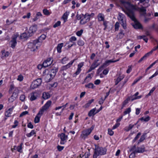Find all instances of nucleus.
Wrapping results in <instances>:
<instances>
[{"label":"nucleus","mask_w":158,"mask_h":158,"mask_svg":"<svg viewBox=\"0 0 158 158\" xmlns=\"http://www.w3.org/2000/svg\"><path fill=\"white\" fill-rule=\"evenodd\" d=\"M120 2L126 8V10L124 11L125 13L134 21H136V19L135 17L133 10L139 11L141 13V15L143 16H145L146 14V10L143 6L139 8L136 5L131 4L129 1H126L124 0H121Z\"/></svg>","instance_id":"obj_1"},{"label":"nucleus","mask_w":158,"mask_h":158,"mask_svg":"<svg viewBox=\"0 0 158 158\" xmlns=\"http://www.w3.org/2000/svg\"><path fill=\"white\" fill-rule=\"evenodd\" d=\"M107 150L102 147H98L96 148L93 155V158H97L99 155H104L106 154Z\"/></svg>","instance_id":"obj_2"},{"label":"nucleus","mask_w":158,"mask_h":158,"mask_svg":"<svg viewBox=\"0 0 158 158\" xmlns=\"http://www.w3.org/2000/svg\"><path fill=\"white\" fill-rule=\"evenodd\" d=\"M118 19L120 22L123 28L124 29H126L127 28L126 22L125 15L121 13H119L118 17Z\"/></svg>","instance_id":"obj_3"},{"label":"nucleus","mask_w":158,"mask_h":158,"mask_svg":"<svg viewBox=\"0 0 158 158\" xmlns=\"http://www.w3.org/2000/svg\"><path fill=\"white\" fill-rule=\"evenodd\" d=\"M94 127V126L92 125L89 128L83 131L81 135L82 139H85L90 134Z\"/></svg>","instance_id":"obj_4"},{"label":"nucleus","mask_w":158,"mask_h":158,"mask_svg":"<svg viewBox=\"0 0 158 158\" xmlns=\"http://www.w3.org/2000/svg\"><path fill=\"white\" fill-rule=\"evenodd\" d=\"M35 42V40H34L32 42H30L27 44L28 48L30 49L31 51H35L40 47L37 43Z\"/></svg>","instance_id":"obj_5"},{"label":"nucleus","mask_w":158,"mask_h":158,"mask_svg":"<svg viewBox=\"0 0 158 158\" xmlns=\"http://www.w3.org/2000/svg\"><path fill=\"white\" fill-rule=\"evenodd\" d=\"M42 82V80L41 78H38L34 81L31 83V87L34 89L37 88L40 86Z\"/></svg>","instance_id":"obj_6"},{"label":"nucleus","mask_w":158,"mask_h":158,"mask_svg":"<svg viewBox=\"0 0 158 158\" xmlns=\"http://www.w3.org/2000/svg\"><path fill=\"white\" fill-rule=\"evenodd\" d=\"M52 103V102L49 100L42 107V108L40 109V110L38 114V115L40 114L42 115L45 110H47L51 106Z\"/></svg>","instance_id":"obj_7"},{"label":"nucleus","mask_w":158,"mask_h":158,"mask_svg":"<svg viewBox=\"0 0 158 158\" xmlns=\"http://www.w3.org/2000/svg\"><path fill=\"white\" fill-rule=\"evenodd\" d=\"M19 93V90L17 88H15V91L13 93L12 95L9 99V101L10 102H13L17 98Z\"/></svg>","instance_id":"obj_8"},{"label":"nucleus","mask_w":158,"mask_h":158,"mask_svg":"<svg viewBox=\"0 0 158 158\" xmlns=\"http://www.w3.org/2000/svg\"><path fill=\"white\" fill-rule=\"evenodd\" d=\"M58 137L60 139V144L61 145L65 144L68 139V136L64 133H61L58 135Z\"/></svg>","instance_id":"obj_9"},{"label":"nucleus","mask_w":158,"mask_h":158,"mask_svg":"<svg viewBox=\"0 0 158 158\" xmlns=\"http://www.w3.org/2000/svg\"><path fill=\"white\" fill-rule=\"evenodd\" d=\"M19 35L17 33L14 34L12 37V40H11V47L13 48H14L17 44L16 39L19 37Z\"/></svg>","instance_id":"obj_10"},{"label":"nucleus","mask_w":158,"mask_h":158,"mask_svg":"<svg viewBox=\"0 0 158 158\" xmlns=\"http://www.w3.org/2000/svg\"><path fill=\"white\" fill-rule=\"evenodd\" d=\"M83 18L81 20L80 23L81 24H84L90 20V19L88 17V13H86L85 15L82 14Z\"/></svg>","instance_id":"obj_11"},{"label":"nucleus","mask_w":158,"mask_h":158,"mask_svg":"<svg viewBox=\"0 0 158 158\" xmlns=\"http://www.w3.org/2000/svg\"><path fill=\"white\" fill-rule=\"evenodd\" d=\"M75 59H74L71 60L69 63L65 65L62 66L60 69V71H64L66 70L71 66L73 62H74Z\"/></svg>","instance_id":"obj_12"},{"label":"nucleus","mask_w":158,"mask_h":158,"mask_svg":"<svg viewBox=\"0 0 158 158\" xmlns=\"http://www.w3.org/2000/svg\"><path fill=\"white\" fill-rule=\"evenodd\" d=\"M37 28L36 25H33L31 27L28 31L29 36H31L32 35V34L35 33L37 30Z\"/></svg>","instance_id":"obj_13"},{"label":"nucleus","mask_w":158,"mask_h":158,"mask_svg":"<svg viewBox=\"0 0 158 158\" xmlns=\"http://www.w3.org/2000/svg\"><path fill=\"white\" fill-rule=\"evenodd\" d=\"M52 60L51 58H49L45 60L43 64V66L46 68L50 66L52 62Z\"/></svg>","instance_id":"obj_14"},{"label":"nucleus","mask_w":158,"mask_h":158,"mask_svg":"<svg viewBox=\"0 0 158 158\" xmlns=\"http://www.w3.org/2000/svg\"><path fill=\"white\" fill-rule=\"evenodd\" d=\"M46 38V36L44 34H42L38 38L35 40V42H37L39 45L40 46L42 41L44 40Z\"/></svg>","instance_id":"obj_15"},{"label":"nucleus","mask_w":158,"mask_h":158,"mask_svg":"<svg viewBox=\"0 0 158 158\" xmlns=\"http://www.w3.org/2000/svg\"><path fill=\"white\" fill-rule=\"evenodd\" d=\"M119 59L115 60H106L103 64L101 65V67H105L108 66L110 63H114L118 61Z\"/></svg>","instance_id":"obj_16"},{"label":"nucleus","mask_w":158,"mask_h":158,"mask_svg":"<svg viewBox=\"0 0 158 158\" xmlns=\"http://www.w3.org/2000/svg\"><path fill=\"white\" fill-rule=\"evenodd\" d=\"M137 20L134 21L135 23L133 25V27L136 29H141L143 28V27L141 24L139 23L136 22Z\"/></svg>","instance_id":"obj_17"},{"label":"nucleus","mask_w":158,"mask_h":158,"mask_svg":"<svg viewBox=\"0 0 158 158\" xmlns=\"http://www.w3.org/2000/svg\"><path fill=\"white\" fill-rule=\"evenodd\" d=\"M145 151V147L144 146L141 147H138L135 150V152L137 153H143Z\"/></svg>","instance_id":"obj_18"},{"label":"nucleus","mask_w":158,"mask_h":158,"mask_svg":"<svg viewBox=\"0 0 158 158\" xmlns=\"http://www.w3.org/2000/svg\"><path fill=\"white\" fill-rule=\"evenodd\" d=\"M1 52L2 58L8 57L10 54V53L6 51L5 50H2Z\"/></svg>","instance_id":"obj_19"},{"label":"nucleus","mask_w":158,"mask_h":158,"mask_svg":"<svg viewBox=\"0 0 158 158\" xmlns=\"http://www.w3.org/2000/svg\"><path fill=\"white\" fill-rule=\"evenodd\" d=\"M99 60H94V61L92 63L91 66L93 67L94 69H95L99 65H100V63H98V61Z\"/></svg>","instance_id":"obj_20"},{"label":"nucleus","mask_w":158,"mask_h":158,"mask_svg":"<svg viewBox=\"0 0 158 158\" xmlns=\"http://www.w3.org/2000/svg\"><path fill=\"white\" fill-rule=\"evenodd\" d=\"M13 109L11 108H9L7 111L5 113V115L6 117H9L11 116V112L12 111Z\"/></svg>","instance_id":"obj_21"},{"label":"nucleus","mask_w":158,"mask_h":158,"mask_svg":"<svg viewBox=\"0 0 158 158\" xmlns=\"http://www.w3.org/2000/svg\"><path fill=\"white\" fill-rule=\"evenodd\" d=\"M96 108H94L91 110L89 112L88 115L89 117H91L94 116L95 114L97 113V112H95Z\"/></svg>","instance_id":"obj_22"},{"label":"nucleus","mask_w":158,"mask_h":158,"mask_svg":"<svg viewBox=\"0 0 158 158\" xmlns=\"http://www.w3.org/2000/svg\"><path fill=\"white\" fill-rule=\"evenodd\" d=\"M69 13V11H66L63 14L62 17V18L63 19L64 22L66 21Z\"/></svg>","instance_id":"obj_23"},{"label":"nucleus","mask_w":158,"mask_h":158,"mask_svg":"<svg viewBox=\"0 0 158 158\" xmlns=\"http://www.w3.org/2000/svg\"><path fill=\"white\" fill-rule=\"evenodd\" d=\"M124 77V75H122L118 77L115 82V84L116 85H117L118 83L120 82Z\"/></svg>","instance_id":"obj_24"},{"label":"nucleus","mask_w":158,"mask_h":158,"mask_svg":"<svg viewBox=\"0 0 158 158\" xmlns=\"http://www.w3.org/2000/svg\"><path fill=\"white\" fill-rule=\"evenodd\" d=\"M91 75H93L92 73L89 74L85 77L84 82V83L88 82L91 78Z\"/></svg>","instance_id":"obj_25"},{"label":"nucleus","mask_w":158,"mask_h":158,"mask_svg":"<svg viewBox=\"0 0 158 158\" xmlns=\"http://www.w3.org/2000/svg\"><path fill=\"white\" fill-rule=\"evenodd\" d=\"M98 18L99 21H104V15L101 13H99L98 15Z\"/></svg>","instance_id":"obj_26"},{"label":"nucleus","mask_w":158,"mask_h":158,"mask_svg":"<svg viewBox=\"0 0 158 158\" xmlns=\"http://www.w3.org/2000/svg\"><path fill=\"white\" fill-rule=\"evenodd\" d=\"M63 43L58 44L57 47V50L58 53H60L61 52V49L63 46Z\"/></svg>","instance_id":"obj_27"},{"label":"nucleus","mask_w":158,"mask_h":158,"mask_svg":"<svg viewBox=\"0 0 158 158\" xmlns=\"http://www.w3.org/2000/svg\"><path fill=\"white\" fill-rule=\"evenodd\" d=\"M142 96L141 95L137 97H135L134 95H133L132 96L129 97L131 101H133L135 100L140 98H141Z\"/></svg>","instance_id":"obj_28"},{"label":"nucleus","mask_w":158,"mask_h":158,"mask_svg":"<svg viewBox=\"0 0 158 158\" xmlns=\"http://www.w3.org/2000/svg\"><path fill=\"white\" fill-rule=\"evenodd\" d=\"M42 97L44 99H47L50 97V95L48 93H44L43 94Z\"/></svg>","instance_id":"obj_29"},{"label":"nucleus","mask_w":158,"mask_h":158,"mask_svg":"<svg viewBox=\"0 0 158 158\" xmlns=\"http://www.w3.org/2000/svg\"><path fill=\"white\" fill-rule=\"evenodd\" d=\"M58 69H53L51 70V73L50 74V76L51 77H53L55 76L56 74V73L57 72Z\"/></svg>","instance_id":"obj_30"},{"label":"nucleus","mask_w":158,"mask_h":158,"mask_svg":"<svg viewBox=\"0 0 158 158\" xmlns=\"http://www.w3.org/2000/svg\"><path fill=\"white\" fill-rule=\"evenodd\" d=\"M34 93H32L31 94V97L30 98V100L31 101H33L35 100L37 98V95H35Z\"/></svg>","instance_id":"obj_31"},{"label":"nucleus","mask_w":158,"mask_h":158,"mask_svg":"<svg viewBox=\"0 0 158 158\" xmlns=\"http://www.w3.org/2000/svg\"><path fill=\"white\" fill-rule=\"evenodd\" d=\"M23 143H21L20 145L16 147V149L17 151L20 153H21L22 152V145H23Z\"/></svg>","instance_id":"obj_32"},{"label":"nucleus","mask_w":158,"mask_h":158,"mask_svg":"<svg viewBox=\"0 0 158 158\" xmlns=\"http://www.w3.org/2000/svg\"><path fill=\"white\" fill-rule=\"evenodd\" d=\"M69 60L68 57H65L61 59L60 60V62L62 64H64L66 63V62Z\"/></svg>","instance_id":"obj_33"},{"label":"nucleus","mask_w":158,"mask_h":158,"mask_svg":"<svg viewBox=\"0 0 158 158\" xmlns=\"http://www.w3.org/2000/svg\"><path fill=\"white\" fill-rule=\"evenodd\" d=\"M28 36H29V35H28L26 33H24L21 35L19 38L21 39H26L28 38Z\"/></svg>","instance_id":"obj_34"},{"label":"nucleus","mask_w":158,"mask_h":158,"mask_svg":"<svg viewBox=\"0 0 158 158\" xmlns=\"http://www.w3.org/2000/svg\"><path fill=\"white\" fill-rule=\"evenodd\" d=\"M94 101V99H92L88 101V102L85 104L84 107L85 108H87Z\"/></svg>","instance_id":"obj_35"},{"label":"nucleus","mask_w":158,"mask_h":158,"mask_svg":"<svg viewBox=\"0 0 158 158\" xmlns=\"http://www.w3.org/2000/svg\"><path fill=\"white\" fill-rule=\"evenodd\" d=\"M150 119V117L149 116H148L147 117H143L140 118L141 121H143L145 122H148Z\"/></svg>","instance_id":"obj_36"},{"label":"nucleus","mask_w":158,"mask_h":158,"mask_svg":"<svg viewBox=\"0 0 158 158\" xmlns=\"http://www.w3.org/2000/svg\"><path fill=\"white\" fill-rule=\"evenodd\" d=\"M124 35V34L123 33V31L122 30H120V32L118 34V36L119 37V38L120 39H122Z\"/></svg>","instance_id":"obj_37"},{"label":"nucleus","mask_w":158,"mask_h":158,"mask_svg":"<svg viewBox=\"0 0 158 158\" xmlns=\"http://www.w3.org/2000/svg\"><path fill=\"white\" fill-rule=\"evenodd\" d=\"M85 86L86 88H93L94 85L93 83H90L88 84L85 85Z\"/></svg>","instance_id":"obj_38"},{"label":"nucleus","mask_w":158,"mask_h":158,"mask_svg":"<svg viewBox=\"0 0 158 158\" xmlns=\"http://www.w3.org/2000/svg\"><path fill=\"white\" fill-rule=\"evenodd\" d=\"M41 115V114H40L39 115H38V114L37 115V116H36L35 118V119H34V122L35 123H38V122H39V121H40V117H39L38 116L39 115Z\"/></svg>","instance_id":"obj_39"},{"label":"nucleus","mask_w":158,"mask_h":158,"mask_svg":"<svg viewBox=\"0 0 158 158\" xmlns=\"http://www.w3.org/2000/svg\"><path fill=\"white\" fill-rule=\"evenodd\" d=\"M153 51L152 50L150 52H148L147 53H146L144 56L145 57L146 59H147V58L148 57L151 55Z\"/></svg>","instance_id":"obj_40"},{"label":"nucleus","mask_w":158,"mask_h":158,"mask_svg":"<svg viewBox=\"0 0 158 158\" xmlns=\"http://www.w3.org/2000/svg\"><path fill=\"white\" fill-rule=\"evenodd\" d=\"M35 134V131L34 130H32L30 133H28L26 134V135L28 137H30L31 136Z\"/></svg>","instance_id":"obj_41"},{"label":"nucleus","mask_w":158,"mask_h":158,"mask_svg":"<svg viewBox=\"0 0 158 158\" xmlns=\"http://www.w3.org/2000/svg\"><path fill=\"white\" fill-rule=\"evenodd\" d=\"M131 111V108H128L124 112V115H125L127 114H129Z\"/></svg>","instance_id":"obj_42"},{"label":"nucleus","mask_w":158,"mask_h":158,"mask_svg":"<svg viewBox=\"0 0 158 158\" xmlns=\"http://www.w3.org/2000/svg\"><path fill=\"white\" fill-rule=\"evenodd\" d=\"M143 77L142 76H140L138 78L135 79L133 83H132V85H133L135 84L138 81H139L141 79H142Z\"/></svg>","instance_id":"obj_43"},{"label":"nucleus","mask_w":158,"mask_h":158,"mask_svg":"<svg viewBox=\"0 0 158 158\" xmlns=\"http://www.w3.org/2000/svg\"><path fill=\"white\" fill-rule=\"evenodd\" d=\"M81 69H79L77 68V70L76 72L74 74L73 76V77H75L77 75L79 74L81 72Z\"/></svg>","instance_id":"obj_44"},{"label":"nucleus","mask_w":158,"mask_h":158,"mask_svg":"<svg viewBox=\"0 0 158 158\" xmlns=\"http://www.w3.org/2000/svg\"><path fill=\"white\" fill-rule=\"evenodd\" d=\"M43 13L45 15H48L50 14V13L48 11V10L46 9H43Z\"/></svg>","instance_id":"obj_45"},{"label":"nucleus","mask_w":158,"mask_h":158,"mask_svg":"<svg viewBox=\"0 0 158 158\" xmlns=\"http://www.w3.org/2000/svg\"><path fill=\"white\" fill-rule=\"evenodd\" d=\"M141 133L140 132L135 137L134 139L133 140V142H135L139 137V136L141 135Z\"/></svg>","instance_id":"obj_46"},{"label":"nucleus","mask_w":158,"mask_h":158,"mask_svg":"<svg viewBox=\"0 0 158 158\" xmlns=\"http://www.w3.org/2000/svg\"><path fill=\"white\" fill-rule=\"evenodd\" d=\"M77 44L80 46H82L84 45V43L83 41L81 40H79L78 41Z\"/></svg>","instance_id":"obj_47"},{"label":"nucleus","mask_w":158,"mask_h":158,"mask_svg":"<svg viewBox=\"0 0 158 158\" xmlns=\"http://www.w3.org/2000/svg\"><path fill=\"white\" fill-rule=\"evenodd\" d=\"M158 62V59L156 60V61H154L153 63L152 64L147 68L148 69H149L150 68H151L154 64H155L156 63Z\"/></svg>","instance_id":"obj_48"},{"label":"nucleus","mask_w":158,"mask_h":158,"mask_svg":"<svg viewBox=\"0 0 158 158\" xmlns=\"http://www.w3.org/2000/svg\"><path fill=\"white\" fill-rule=\"evenodd\" d=\"M60 24V22L59 21H58L53 26V27L54 28H56L57 27L59 26Z\"/></svg>","instance_id":"obj_49"},{"label":"nucleus","mask_w":158,"mask_h":158,"mask_svg":"<svg viewBox=\"0 0 158 158\" xmlns=\"http://www.w3.org/2000/svg\"><path fill=\"white\" fill-rule=\"evenodd\" d=\"M83 30L81 29L80 31H78L77 32L76 35L77 36H80L83 33Z\"/></svg>","instance_id":"obj_50"},{"label":"nucleus","mask_w":158,"mask_h":158,"mask_svg":"<svg viewBox=\"0 0 158 158\" xmlns=\"http://www.w3.org/2000/svg\"><path fill=\"white\" fill-rule=\"evenodd\" d=\"M108 134L110 136H112L113 135L114 132L110 129H108Z\"/></svg>","instance_id":"obj_51"},{"label":"nucleus","mask_w":158,"mask_h":158,"mask_svg":"<svg viewBox=\"0 0 158 158\" xmlns=\"http://www.w3.org/2000/svg\"><path fill=\"white\" fill-rule=\"evenodd\" d=\"M28 111H23V112H22L21 114H20V115L19 116V117H22L23 116L26 114H28Z\"/></svg>","instance_id":"obj_52"},{"label":"nucleus","mask_w":158,"mask_h":158,"mask_svg":"<svg viewBox=\"0 0 158 158\" xmlns=\"http://www.w3.org/2000/svg\"><path fill=\"white\" fill-rule=\"evenodd\" d=\"M135 153H136L135 152V151H133L130 155L129 158H134L135 157Z\"/></svg>","instance_id":"obj_53"},{"label":"nucleus","mask_w":158,"mask_h":158,"mask_svg":"<svg viewBox=\"0 0 158 158\" xmlns=\"http://www.w3.org/2000/svg\"><path fill=\"white\" fill-rule=\"evenodd\" d=\"M155 89L154 88H153L150 91L149 93L146 95V97H148L151 95V93H152Z\"/></svg>","instance_id":"obj_54"},{"label":"nucleus","mask_w":158,"mask_h":158,"mask_svg":"<svg viewBox=\"0 0 158 158\" xmlns=\"http://www.w3.org/2000/svg\"><path fill=\"white\" fill-rule=\"evenodd\" d=\"M144 17V22L145 23H147L151 19V18H147L146 17V15Z\"/></svg>","instance_id":"obj_55"},{"label":"nucleus","mask_w":158,"mask_h":158,"mask_svg":"<svg viewBox=\"0 0 158 158\" xmlns=\"http://www.w3.org/2000/svg\"><path fill=\"white\" fill-rule=\"evenodd\" d=\"M77 40L76 38L74 36H72L69 39V40L71 42L76 41Z\"/></svg>","instance_id":"obj_56"},{"label":"nucleus","mask_w":158,"mask_h":158,"mask_svg":"<svg viewBox=\"0 0 158 158\" xmlns=\"http://www.w3.org/2000/svg\"><path fill=\"white\" fill-rule=\"evenodd\" d=\"M136 146L135 145H134L130 149L129 151L131 152V151H135V150L136 149Z\"/></svg>","instance_id":"obj_57"},{"label":"nucleus","mask_w":158,"mask_h":158,"mask_svg":"<svg viewBox=\"0 0 158 158\" xmlns=\"http://www.w3.org/2000/svg\"><path fill=\"white\" fill-rule=\"evenodd\" d=\"M84 63L83 62H81L78 65L77 68L81 69V68L83 66Z\"/></svg>","instance_id":"obj_58"},{"label":"nucleus","mask_w":158,"mask_h":158,"mask_svg":"<svg viewBox=\"0 0 158 158\" xmlns=\"http://www.w3.org/2000/svg\"><path fill=\"white\" fill-rule=\"evenodd\" d=\"M64 147L63 146H61L60 145H58L57 146V149L59 151H61L64 149Z\"/></svg>","instance_id":"obj_59"},{"label":"nucleus","mask_w":158,"mask_h":158,"mask_svg":"<svg viewBox=\"0 0 158 158\" xmlns=\"http://www.w3.org/2000/svg\"><path fill=\"white\" fill-rule=\"evenodd\" d=\"M120 124L119 123H117L114 125L112 129H114L118 127Z\"/></svg>","instance_id":"obj_60"},{"label":"nucleus","mask_w":158,"mask_h":158,"mask_svg":"<svg viewBox=\"0 0 158 158\" xmlns=\"http://www.w3.org/2000/svg\"><path fill=\"white\" fill-rule=\"evenodd\" d=\"M115 29L116 30H118V27L119 26V23L118 22H117L115 25Z\"/></svg>","instance_id":"obj_61"},{"label":"nucleus","mask_w":158,"mask_h":158,"mask_svg":"<svg viewBox=\"0 0 158 158\" xmlns=\"http://www.w3.org/2000/svg\"><path fill=\"white\" fill-rule=\"evenodd\" d=\"M23 79V76L21 75H19L17 79V80L20 81H22Z\"/></svg>","instance_id":"obj_62"},{"label":"nucleus","mask_w":158,"mask_h":158,"mask_svg":"<svg viewBox=\"0 0 158 158\" xmlns=\"http://www.w3.org/2000/svg\"><path fill=\"white\" fill-rule=\"evenodd\" d=\"M27 127L31 129L33 128L34 127L33 125H32L31 122H30L28 123L27 124Z\"/></svg>","instance_id":"obj_63"},{"label":"nucleus","mask_w":158,"mask_h":158,"mask_svg":"<svg viewBox=\"0 0 158 158\" xmlns=\"http://www.w3.org/2000/svg\"><path fill=\"white\" fill-rule=\"evenodd\" d=\"M25 98V97L24 95H22L20 97V100L22 101H23L24 100Z\"/></svg>","instance_id":"obj_64"}]
</instances>
